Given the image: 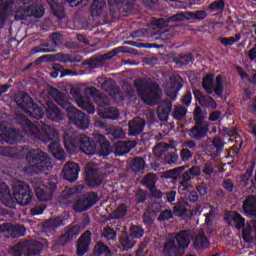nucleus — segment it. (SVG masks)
Returning <instances> with one entry per match:
<instances>
[{
  "label": "nucleus",
  "instance_id": "dca6fc26",
  "mask_svg": "<svg viewBox=\"0 0 256 256\" xmlns=\"http://www.w3.org/2000/svg\"><path fill=\"white\" fill-rule=\"evenodd\" d=\"M79 171H81V168L79 164L75 162L66 163L62 169L64 178L66 181H69V183H75V181L79 179Z\"/></svg>",
  "mask_w": 256,
  "mask_h": 256
},
{
  "label": "nucleus",
  "instance_id": "58836bf2",
  "mask_svg": "<svg viewBox=\"0 0 256 256\" xmlns=\"http://www.w3.org/2000/svg\"><path fill=\"white\" fill-rule=\"evenodd\" d=\"M17 137H19V134L15 129L8 130L5 133L0 134L1 140L8 143V145H15L17 143Z\"/></svg>",
  "mask_w": 256,
  "mask_h": 256
},
{
  "label": "nucleus",
  "instance_id": "a211bd4d",
  "mask_svg": "<svg viewBox=\"0 0 256 256\" xmlns=\"http://www.w3.org/2000/svg\"><path fill=\"white\" fill-rule=\"evenodd\" d=\"M91 237L93 233L90 230H86L78 239L77 244V255L83 256L87 251H89V246L91 245Z\"/></svg>",
  "mask_w": 256,
  "mask_h": 256
},
{
  "label": "nucleus",
  "instance_id": "20e7f679",
  "mask_svg": "<svg viewBox=\"0 0 256 256\" xmlns=\"http://www.w3.org/2000/svg\"><path fill=\"white\" fill-rule=\"evenodd\" d=\"M19 125L23 128L25 135L33 139V141L49 143L56 135V133L51 130V127L47 126L45 123L39 127L37 124L32 123L29 118L21 119Z\"/></svg>",
  "mask_w": 256,
  "mask_h": 256
},
{
  "label": "nucleus",
  "instance_id": "1a4fd4ad",
  "mask_svg": "<svg viewBox=\"0 0 256 256\" xmlns=\"http://www.w3.org/2000/svg\"><path fill=\"white\" fill-rule=\"evenodd\" d=\"M97 203H99V194L90 192L85 198H80L73 204V210L76 213H84V211H89Z\"/></svg>",
  "mask_w": 256,
  "mask_h": 256
},
{
  "label": "nucleus",
  "instance_id": "603ef678",
  "mask_svg": "<svg viewBox=\"0 0 256 256\" xmlns=\"http://www.w3.org/2000/svg\"><path fill=\"white\" fill-rule=\"evenodd\" d=\"M127 215V204H120L116 210L112 212L113 219H123Z\"/></svg>",
  "mask_w": 256,
  "mask_h": 256
},
{
  "label": "nucleus",
  "instance_id": "7c9ffc66",
  "mask_svg": "<svg viewBox=\"0 0 256 256\" xmlns=\"http://www.w3.org/2000/svg\"><path fill=\"white\" fill-rule=\"evenodd\" d=\"M26 15H28V17H34L35 19H41V17L45 15V8L41 4L32 3L26 8Z\"/></svg>",
  "mask_w": 256,
  "mask_h": 256
},
{
  "label": "nucleus",
  "instance_id": "6e6d98bb",
  "mask_svg": "<svg viewBox=\"0 0 256 256\" xmlns=\"http://www.w3.org/2000/svg\"><path fill=\"white\" fill-rule=\"evenodd\" d=\"M145 235V230L140 225H132L130 227V237L132 239H141Z\"/></svg>",
  "mask_w": 256,
  "mask_h": 256
},
{
  "label": "nucleus",
  "instance_id": "a18cd8bd",
  "mask_svg": "<svg viewBox=\"0 0 256 256\" xmlns=\"http://www.w3.org/2000/svg\"><path fill=\"white\" fill-rule=\"evenodd\" d=\"M131 169L134 173H143L145 171V159L143 157H135L132 161Z\"/></svg>",
  "mask_w": 256,
  "mask_h": 256
},
{
  "label": "nucleus",
  "instance_id": "ddd939ff",
  "mask_svg": "<svg viewBox=\"0 0 256 256\" xmlns=\"http://www.w3.org/2000/svg\"><path fill=\"white\" fill-rule=\"evenodd\" d=\"M96 153L99 157H109L110 153H113L111 142L103 134H96Z\"/></svg>",
  "mask_w": 256,
  "mask_h": 256
},
{
  "label": "nucleus",
  "instance_id": "4c0bfd02",
  "mask_svg": "<svg viewBox=\"0 0 256 256\" xmlns=\"http://www.w3.org/2000/svg\"><path fill=\"white\" fill-rule=\"evenodd\" d=\"M89 89V94L91 97H94V99H98L100 107H107L109 106V98L107 96H103L101 92L95 88V87H90Z\"/></svg>",
  "mask_w": 256,
  "mask_h": 256
},
{
  "label": "nucleus",
  "instance_id": "f03ea898",
  "mask_svg": "<svg viewBox=\"0 0 256 256\" xmlns=\"http://www.w3.org/2000/svg\"><path fill=\"white\" fill-rule=\"evenodd\" d=\"M53 97L54 101H56V103L61 106L62 109H65V111L68 113L69 118L78 129H82L83 131H85V129H89V118L87 117V114L75 108L71 104V100L69 99V96H67V94L57 89H54Z\"/></svg>",
  "mask_w": 256,
  "mask_h": 256
},
{
  "label": "nucleus",
  "instance_id": "37998d69",
  "mask_svg": "<svg viewBox=\"0 0 256 256\" xmlns=\"http://www.w3.org/2000/svg\"><path fill=\"white\" fill-rule=\"evenodd\" d=\"M195 59H193V56L191 55H179L178 57L172 59V63H175V65H178V67L187 66L190 63H193Z\"/></svg>",
  "mask_w": 256,
  "mask_h": 256
},
{
  "label": "nucleus",
  "instance_id": "bf43d9fd",
  "mask_svg": "<svg viewBox=\"0 0 256 256\" xmlns=\"http://www.w3.org/2000/svg\"><path fill=\"white\" fill-rule=\"evenodd\" d=\"M225 0H216L209 5L210 13H215V11H224Z\"/></svg>",
  "mask_w": 256,
  "mask_h": 256
},
{
  "label": "nucleus",
  "instance_id": "5fc2aeb1",
  "mask_svg": "<svg viewBox=\"0 0 256 256\" xmlns=\"http://www.w3.org/2000/svg\"><path fill=\"white\" fill-rule=\"evenodd\" d=\"M153 35V33H151V31L147 28H141L135 31H132L130 36L133 39H137L140 37H145L146 39H149V37H151Z\"/></svg>",
  "mask_w": 256,
  "mask_h": 256
},
{
  "label": "nucleus",
  "instance_id": "774afa93",
  "mask_svg": "<svg viewBox=\"0 0 256 256\" xmlns=\"http://www.w3.org/2000/svg\"><path fill=\"white\" fill-rule=\"evenodd\" d=\"M148 213L152 215H157V213H161V202H153L148 206Z\"/></svg>",
  "mask_w": 256,
  "mask_h": 256
},
{
  "label": "nucleus",
  "instance_id": "c756f323",
  "mask_svg": "<svg viewBox=\"0 0 256 256\" xmlns=\"http://www.w3.org/2000/svg\"><path fill=\"white\" fill-rule=\"evenodd\" d=\"M48 149L50 153H52L53 157H55V159H57L58 161H65V150L61 148V144H59V141H52L48 145Z\"/></svg>",
  "mask_w": 256,
  "mask_h": 256
},
{
  "label": "nucleus",
  "instance_id": "72a5a7b5",
  "mask_svg": "<svg viewBox=\"0 0 256 256\" xmlns=\"http://www.w3.org/2000/svg\"><path fill=\"white\" fill-rule=\"evenodd\" d=\"M187 169V166H179L177 168L167 170L162 173L161 178L162 179H173L174 181H177L181 177V173H183Z\"/></svg>",
  "mask_w": 256,
  "mask_h": 256
},
{
  "label": "nucleus",
  "instance_id": "4d7b16f0",
  "mask_svg": "<svg viewBox=\"0 0 256 256\" xmlns=\"http://www.w3.org/2000/svg\"><path fill=\"white\" fill-rule=\"evenodd\" d=\"M205 121V113L203 112V108L201 106H196L194 109V124H203Z\"/></svg>",
  "mask_w": 256,
  "mask_h": 256
},
{
  "label": "nucleus",
  "instance_id": "6ab92c4d",
  "mask_svg": "<svg viewBox=\"0 0 256 256\" xmlns=\"http://www.w3.org/2000/svg\"><path fill=\"white\" fill-rule=\"evenodd\" d=\"M0 233H10L17 239L25 235V226L11 223L0 224Z\"/></svg>",
  "mask_w": 256,
  "mask_h": 256
},
{
  "label": "nucleus",
  "instance_id": "09e8293b",
  "mask_svg": "<svg viewBox=\"0 0 256 256\" xmlns=\"http://www.w3.org/2000/svg\"><path fill=\"white\" fill-rule=\"evenodd\" d=\"M120 245L126 251H129V249H133V247H135V241L133 240V237H131V235L124 234L120 238Z\"/></svg>",
  "mask_w": 256,
  "mask_h": 256
},
{
  "label": "nucleus",
  "instance_id": "2eb2a0df",
  "mask_svg": "<svg viewBox=\"0 0 256 256\" xmlns=\"http://www.w3.org/2000/svg\"><path fill=\"white\" fill-rule=\"evenodd\" d=\"M79 233H81V226L78 224L67 226L65 233L58 238V245L62 247L67 245V243L73 241V239H77Z\"/></svg>",
  "mask_w": 256,
  "mask_h": 256
},
{
  "label": "nucleus",
  "instance_id": "2f4dec72",
  "mask_svg": "<svg viewBox=\"0 0 256 256\" xmlns=\"http://www.w3.org/2000/svg\"><path fill=\"white\" fill-rule=\"evenodd\" d=\"M191 210L187 209V204L185 202H178L175 204L173 209V215L175 217H181V219H188Z\"/></svg>",
  "mask_w": 256,
  "mask_h": 256
},
{
  "label": "nucleus",
  "instance_id": "b1692460",
  "mask_svg": "<svg viewBox=\"0 0 256 256\" xmlns=\"http://www.w3.org/2000/svg\"><path fill=\"white\" fill-rule=\"evenodd\" d=\"M46 116L50 121H55V123H59V121H63L65 119V114L57 107V105L53 103L47 104L46 108Z\"/></svg>",
  "mask_w": 256,
  "mask_h": 256
},
{
  "label": "nucleus",
  "instance_id": "a19ab883",
  "mask_svg": "<svg viewBox=\"0 0 256 256\" xmlns=\"http://www.w3.org/2000/svg\"><path fill=\"white\" fill-rule=\"evenodd\" d=\"M26 113H29L32 119H36L37 121H39V119H43V115H45V110L39 107L37 103L33 102L31 108Z\"/></svg>",
  "mask_w": 256,
  "mask_h": 256
},
{
  "label": "nucleus",
  "instance_id": "680f3d73",
  "mask_svg": "<svg viewBox=\"0 0 256 256\" xmlns=\"http://www.w3.org/2000/svg\"><path fill=\"white\" fill-rule=\"evenodd\" d=\"M178 179H181L180 181V187H183V189H188L189 181H191V174H189L188 171L180 174V177Z\"/></svg>",
  "mask_w": 256,
  "mask_h": 256
},
{
  "label": "nucleus",
  "instance_id": "cd10ccee",
  "mask_svg": "<svg viewBox=\"0 0 256 256\" xmlns=\"http://www.w3.org/2000/svg\"><path fill=\"white\" fill-rule=\"evenodd\" d=\"M224 219L226 223H228V225H231V223H234L236 229L245 228V218H243V216H241V214H239V212L237 211L228 213L224 217Z\"/></svg>",
  "mask_w": 256,
  "mask_h": 256
},
{
  "label": "nucleus",
  "instance_id": "e433bc0d",
  "mask_svg": "<svg viewBox=\"0 0 256 256\" xmlns=\"http://www.w3.org/2000/svg\"><path fill=\"white\" fill-rule=\"evenodd\" d=\"M107 3L105 0H93V3L90 6V15L92 17H99L101 13H103V9H105V6Z\"/></svg>",
  "mask_w": 256,
  "mask_h": 256
},
{
  "label": "nucleus",
  "instance_id": "5701e85b",
  "mask_svg": "<svg viewBox=\"0 0 256 256\" xmlns=\"http://www.w3.org/2000/svg\"><path fill=\"white\" fill-rule=\"evenodd\" d=\"M242 209L246 217H256V196L248 195L243 201Z\"/></svg>",
  "mask_w": 256,
  "mask_h": 256
},
{
  "label": "nucleus",
  "instance_id": "0eeeda50",
  "mask_svg": "<svg viewBox=\"0 0 256 256\" xmlns=\"http://www.w3.org/2000/svg\"><path fill=\"white\" fill-rule=\"evenodd\" d=\"M13 199L22 207L29 205L33 201V192L27 182H19L12 187Z\"/></svg>",
  "mask_w": 256,
  "mask_h": 256
},
{
  "label": "nucleus",
  "instance_id": "aec40b11",
  "mask_svg": "<svg viewBox=\"0 0 256 256\" xmlns=\"http://www.w3.org/2000/svg\"><path fill=\"white\" fill-rule=\"evenodd\" d=\"M209 133V125L194 124V126L188 131L189 137L195 141H201L207 137Z\"/></svg>",
  "mask_w": 256,
  "mask_h": 256
},
{
  "label": "nucleus",
  "instance_id": "7ed1b4c3",
  "mask_svg": "<svg viewBox=\"0 0 256 256\" xmlns=\"http://www.w3.org/2000/svg\"><path fill=\"white\" fill-rule=\"evenodd\" d=\"M191 244V234L189 231L182 230L179 233L175 234L168 238L164 244L163 254L165 256H183L185 251L189 249ZM186 256H195L193 254H187Z\"/></svg>",
  "mask_w": 256,
  "mask_h": 256
},
{
  "label": "nucleus",
  "instance_id": "9b49d317",
  "mask_svg": "<svg viewBox=\"0 0 256 256\" xmlns=\"http://www.w3.org/2000/svg\"><path fill=\"white\" fill-rule=\"evenodd\" d=\"M57 191V183L49 182L48 185H39L36 187L35 193L38 201L47 202L53 199Z\"/></svg>",
  "mask_w": 256,
  "mask_h": 256
},
{
  "label": "nucleus",
  "instance_id": "864d4df0",
  "mask_svg": "<svg viewBox=\"0 0 256 256\" xmlns=\"http://www.w3.org/2000/svg\"><path fill=\"white\" fill-rule=\"evenodd\" d=\"M238 41H241V34H236L235 37L220 38V43L224 47H231L232 45H235V43H238Z\"/></svg>",
  "mask_w": 256,
  "mask_h": 256
},
{
  "label": "nucleus",
  "instance_id": "39448f33",
  "mask_svg": "<svg viewBox=\"0 0 256 256\" xmlns=\"http://www.w3.org/2000/svg\"><path fill=\"white\" fill-rule=\"evenodd\" d=\"M29 167L32 169V173H43V171H51L53 163L47 153L41 149H32L26 155Z\"/></svg>",
  "mask_w": 256,
  "mask_h": 256
},
{
  "label": "nucleus",
  "instance_id": "412c9836",
  "mask_svg": "<svg viewBox=\"0 0 256 256\" xmlns=\"http://www.w3.org/2000/svg\"><path fill=\"white\" fill-rule=\"evenodd\" d=\"M13 13V1L6 0L0 2V29L5 27V21L9 19V16Z\"/></svg>",
  "mask_w": 256,
  "mask_h": 256
},
{
  "label": "nucleus",
  "instance_id": "8fccbe9b",
  "mask_svg": "<svg viewBox=\"0 0 256 256\" xmlns=\"http://www.w3.org/2000/svg\"><path fill=\"white\" fill-rule=\"evenodd\" d=\"M212 147L216 149L214 152L215 157H221V153L223 152V149H225V144L221 138H213L212 140Z\"/></svg>",
  "mask_w": 256,
  "mask_h": 256
},
{
  "label": "nucleus",
  "instance_id": "bb28decb",
  "mask_svg": "<svg viewBox=\"0 0 256 256\" xmlns=\"http://www.w3.org/2000/svg\"><path fill=\"white\" fill-rule=\"evenodd\" d=\"M79 134L76 136L64 135V146L69 155H75L79 149Z\"/></svg>",
  "mask_w": 256,
  "mask_h": 256
},
{
  "label": "nucleus",
  "instance_id": "13d9d810",
  "mask_svg": "<svg viewBox=\"0 0 256 256\" xmlns=\"http://www.w3.org/2000/svg\"><path fill=\"white\" fill-rule=\"evenodd\" d=\"M96 255H104V256H109L111 255V250H109V247L103 242H98V244L94 248Z\"/></svg>",
  "mask_w": 256,
  "mask_h": 256
},
{
  "label": "nucleus",
  "instance_id": "4be33fe9",
  "mask_svg": "<svg viewBox=\"0 0 256 256\" xmlns=\"http://www.w3.org/2000/svg\"><path fill=\"white\" fill-rule=\"evenodd\" d=\"M86 183L89 187H99L103 183V176L95 168H88L86 170Z\"/></svg>",
  "mask_w": 256,
  "mask_h": 256
},
{
  "label": "nucleus",
  "instance_id": "052dcab7",
  "mask_svg": "<svg viewBox=\"0 0 256 256\" xmlns=\"http://www.w3.org/2000/svg\"><path fill=\"white\" fill-rule=\"evenodd\" d=\"M101 89L106 93H112V91L115 89V81H113L111 78L106 79L102 83Z\"/></svg>",
  "mask_w": 256,
  "mask_h": 256
},
{
  "label": "nucleus",
  "instance_id": "f704fd0d",
  "mask_svg": "<svg viewBox=\"0 0 256 256\" xmlns=\"http://www.w3.org/2000/svg\"><path fill=\"white\" fill-rule=\"evenodd\" d=\"M64 225L65 223H63V218L55 217L45 221L43 227L46 231H55L56 229H59V227H63Z\"/></svg>",
  "mask_w": 256,
  "mask_h": 256
},
{
  "label": "nucleus",
  "instance_id": "c85d7f7f",
  "mask_svg": "<svg viewBox=\"0 0 256 256\" xmlns=\"http://www.w3.org/2000/svg\"><path fill=\"white\" fill-rule=\"evenodd\" d=\"M129 131L128 134L130 137H137L141 135L145 130V122L141 120H132L128 123Z\"/></svg>",
  "mask_w": 256,
  "mask_h": 256
},
{
  "label": "nucleus",
  "instance_id": "338daca9",
  "mask_svg": "<svg viewBox=\"0 0 256 256\" xmlns=\"http://www.w3.org/2000/svg\"><path fill=\"white\" fill-rule=\"evenodd\" d=\"M106 119H119V110L117 108H108L106 114H104Z\"/></svg>",
  "mask_w": 256,
  "mask_h": 256
},
{
  "label": "nucleus",
  "instance_id": "a878e982",
  "mask_svg": "<svg viewBox=\"0 0 256 256\" xmlns=\"http://www.w3.org/2000/svg\"><path fill=\"white\" fill-rule=\"evenodd\" d=\"M14 101L19 109L25 113L31 109V105L34 103L33 99H31L27 93L15 95Z\"/></svg>",
  "mask_w": 256,
  "mask_h": 256
},
{
  "label": "nucleus",
  "instance_id": "69168bd1",
  "mask_svg": "<svg viewBox=\"0 0 256 256\" xmlns=\"http://www.w3.org/2000/svg\"><path fill=\"white\" fill-rule=\"evenodd\" d=\"M103 235L105 239H111V241L115 240L117 237V232L111 226H106L103 231Z\"/></svg>",
  "mask_w": 256,
  "mask_h": 256
},
{
  "label": "nucleus",
  "instance_id": "f3484780",
  "mask_svg": "<svg viewBox=\"0 0 256 256\" xmlns=\"http://www.w3.org/2000/svg\"><path fill=\"white\" fill-rule=\"evenodd\" d=\"M157 176L155 174H147L143 178V185L147 187L150 192L151 197L154 199H161V190H157Z\"/></svg>",
  "mask_w": 256,
  "mask_h": 256
},
{
  "label": "nucleus",
  "instance_id": "c03bdc74",
  "mask_svg": "<svg viewBox=\"0 0 256 256\" xmlns=\"http://www.w3.org/2000/svg\"><path fill=\"white\" fill-rule=\"evenodd\" d=\"M171 115L173 119H176V121H183V119L187 117V107L175 106Z\"/></svg>",
  "mask_w": 256,
  "mask_h": 256
},
{
  "label": "nucleus",
  "instance_id": "f8f14e48",
  "mask_svg": "<svg viewBox=\"0 0 256 256\" xmlns=\"http://www.w3.org/2000/svg\"><path fill=\"white\" fill-rule=\"evenodd\" d=\"M19 247L24 251L26 256L41 255L45 246L37 240H30L19 243Z\"/></svg>",
  "mask_w": 256,
  "mask_h": 256
},
{
  "label": "nucleus",
  "instance_id": "6e6552de",
  "mask_svg": "<svg viewBox=\"0 0 256 256\" xmlns=\"http://www.w3.org/2000/svg\"><path fill=\"white\" fill-rule=\"evenodd\" d=\"M184 85L185 82L180 75L172 74L164 84V93L166 97H169L172 101H177V95H179V91L183 89Z\"/></svg>",
  "mask_w": 256,
  "mask_h": 256
},
{
  "label": "nucleus",
  "instance_id": "c9c22d12",
  "mask_svg": "<svg viewBox=\"0 0 256 256\" xmlns=\"http://www.w3.org/2000/svg\"><path fill=\"white\" fill-rule=\"evenodd\" d=\"M76 104L78 107H80V109H83V111H86L87 113H95V106L84 96H79L76 98Z\"/></svg>",
  "mask_w": 256,
  "mask_h": 256
},
{
  "label": "nucleus",
  "instance_id": "f257e3e1",
  "mask_svg": "<svg viewBox=\"0 0 256 256\" xmlns=\"http://www.w3.org/2000/svg\"><path fill=\"white\" fill-rule=\"evenodd\" d=\"M136 91L141 101L145 105L153 107V105H158L156 114L161 121V95L157 93L159 91V84L144 79H138L134 82Z\"/></svg>",
  "mask_w": 256,
  "mask_h": 256
},
{
  "label": "nucleus",
  "instance_id": "9d476101",
  "mask_svg": "<svg viewBox=\"0 0 256 256\" xmlns=\"http://www.w3.org/2000/svg\"><path fill=\"white\" fill-rule=\"evenodd\" d=\"M79 149L85 155H95L97 153V139H93L85 134H78Z\"/></svg>",
  "mask_w": 256,
  "mask_h": 256
},
{
  "label": "nucleus",
  "instance_id": "423d86ee",
  "mask_svg": "<svg viewBox=\"0 0 256 256\" xmlns=\"http://www.w3.org/2000/svg\"><path fill=\"white\" fill-rule=\"evenodd\" d=\"M202 88L207 95H213L215 93L219 99H223V91L225 86L223 84V75L219 74L215 78V74L209 73L202 79Z\"/></svg>",
  "mask_w": 256,
  "mask_h": 256
},
{
  "label": "nucleus",
  "instance_id": "3c124183",
  "mask_svg": "<svg viewBox=\"0 0 256 256\" xmlns=\"http://www.w3.org/2000/svg\"><path fill=\"white\" fill-rule=\"evenodd\" d=\"M178 159L179 155H177V152L166 153L163 156L162 165H177Z\"/></svg>",
  "mask_w": 256,
  "mask_h": 256
},
{
  "label": "nucleus",
  "instance_id": "473e14b6",
  "mask_svg": "<svg viewBox=\"0 0 256 256\" xmlns=\"http://www.w3.org/2000/svg\"><path fill=\"white\" fill-rule=\"evenodd\" d=\"M173 111V103L169 98L161 100V121H169V115Z\"/></svg>",
  "mask_w": 256,
  "mask_h": 256
},
{
  "label": "nucleus",
  "instance_id": "49530a36",
  "mask_svg": "<svg viewBox=\"0 0 256 256\" xmlns=\"http://www.w3.org/2000/svg\"><path fill=\"white\" fill-rule=\"evenodd\" d=\"M124 45H131V47H138V49H161V45L159 44H151V43H137L135 41H125Z\"/></svg>",
  "mask_w": 256,
  "mask_h": 256
},
{
  "label": "nucleus",
  "instance_id": "ea45409f",
  "mask_svg": "<svg viewBox=\"0 0 256 256\" xmlns=\"http://www.w3.org/2000/svg\"><path fill=\"white\" fill-rule=\"evenodd\" d=\"M51 63L54 61H59L60 63H77V59L71 57L69 54L57 53L54 55L50 54Z\"/></svg>",
  "mask_w": 256,
  "mask_h": 256
},
{
  "label": "nucleus",
  "instance_id": "e2e57ef3",
  "mask_svg": "<svg viewBox=\"0 0 256 256\" xmlns=\"http://www.w3.org/2000/svg\"><path fill=\"white\" fill-rule=\"evenodd\" d=\"M142 219L145 225L151 227L153 223H155V214H152L151 212H149V210H146V212L142 216Z\"/></svg>",
  "mask_w": 256,
  "mask_h": 256
},
{
  "label": "nucleus",
  "instance_id": "4468645a",
  "mask_svg": "<svg viewBox=\"0 0 256 256\" xmlns=\"http://www.w3.org/2000/svg\"><path fill=\"white\" fill-rule=\"evenodd\" d=\"M193 95L195 101L206 109L215 110L217 107H219V104H217V101H215L213 97L203 94L199 89H193Z\"/></svg>",
  "mask_w": 256,
  "mask_h": 256
},
{
  "label": "nucleus",
  "instance_id": "393cba45",
  "mask_svg": "<svg viewBox=\"0 0 256 256\" xmlns=\"http://www.w3.org/2000/svg\"><path fill=\"white\" fill-rule=\"evenodd\" d=\"M135 141H118L114 146V155L115 157H123L127 155L131 149L135 147Z\"/></svg>",
  "mask_w": 256,
  "mask_h": 256
},
{
  "label": "nucleus",
  "instance_id": "de8ad7c7",
  "mask_svg": "<svg viewBox=\"0 0 256 256\" xmlns=\"http://www.w3.org/2000/svg\"><path fill=\"white\" fill-rule=\"evenodd\" d=\"M194 246L196 249H205V247H209V239L204 233L199 234L194 240Z\"/></svg>",
  "mask_w": 256,
  "mask_h": 256
},
{
  "label": "nucleus",
  "instance_id": "0e129e2a",
  "mask_svg": "<svg viewBox=\"0 0 256 256\" xmlns=\"http://www.w3.org/2000/svg\"><path fill=\"white\" fill-rule=\"evenodd\" d=\"M53 49L51 48H44L43 46L38 45V46H34L31 50H30V55H37V53H53Z\"/></svg>",
  "mask_w": 256,
  "mask_h": 256
},
{
  "label": "nucleus",
  "instance_id": "79ce46f5",
  "mask_svg": "<svg viewBox=\"0 0 256 256\" xmlns=\"http://www.w3.org/2000/svg\"><path fill=\"white\" fill-rule=\"evenodd\" d=\"M125 130L121 127H110L108 130L109 139L117 140V139H125Z\"/></svg>",
  "mask_w": 256,
  "mask_h": 256
}]
</instances>
